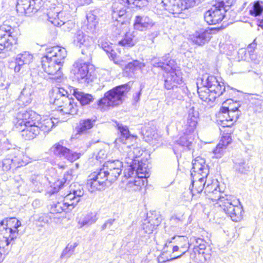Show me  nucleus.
<instances>
[{
	"mask_svg": "<svg viewBox=\"0 0 263 263\" xmlns=\"http://www.w3.org/2000/svg\"><path fill=\"white\" fill-rule=\"evenodd\" d=\"M66 0H52L47 13L48 20L56 26H60L64 31H70L74 24L69 20L70 14L66 11L68 5Z\"/></svg>",
	"mask_w": 263,
	"mask_h": 263,
	"instance_id": "f257e3e1",
	"label": "nucleus"
},
{
	"mask_svg": "<svg viewBox=\"0 0 263 263\" xmlns=\"http://www.w3.org/2000/svg\"><path fill=\"white\" fill-rule=\"evenodd\" d=\"M40 116L33 110L20 111L16 117L15 127L21 130L22 137L26 140L34 139L40 134L36 120Z\"/></svg>",
	"mask_w": 263,
	"mask_h": 263,
	"instance_id": "f03ea898",
	"label": "nucleus"
},
{
	"mask_svg": "<svg viewBox=\"0 0 263 263\" xmlns=\"http://www.w3.org/2000/svg\"><path fill=\"white\" fill-rule=\"evenodd\" d=\"M201 86L198 87V93L200 99L212 105L216 98L225 91L223 83L221 84L213 76H204L201 79Z\"/></svg>",
	"mask_w": 263,
	"mask_h": 263,
	"instance_id": "7ed1b4c3",
	"label": "nucleus"
},
{
	"mask_svg": "<svg viewBox=\"0 0 263 263\" xmlns=\"http://www.w3.org/2000/svg\"><path fill=\"white\" fill-rule=\"evenodd\" d=\"M210 198L213 201H216L215 205L220 207L233 221H239L242 218V207L236 205L239 201L235 197L228 195L223 196L218 193L217 198H214L212 195Z\"/></svg>",
	"mask_w": 263,
	"mask_h": 263,
	"instance_id": "20e7f679",
	"label": "nucleus"
},
{
	"mask_svg": "<svg viewBox=\"0 0 263 263\" xmlns=\"http://www.w3.org/2000/svg\"><path fill=\"white\" fill-rule=\"evenodd\" d=\"M127 150L126 151L127 156L125 158V161L129 164L130 168L128 169V173H125V176L130 177L134 174L136 170V175L138 178H148L149 176V173L147 171V164L144 163L143 161H139L136 160L140 155V151L138 147H133L126 146Z\"/></svg>",
	"mask_w": 263,
	"mask_h": 263,
	"instance_id": "39448f33",
	"label": "nucleus"
},
{
	"mask_svg": "<svg viewBox=\"0 0 263 263\" xmlns=\"http://www.w3.org/2000/svg\"><path fill=\"white\" fill-rule=\"evenodd\" d=\"M129 90V87L127 84L118 86L110 89L104 94L103 98L98 101V108L106 110L110 107L120 105L123 102L124 95Z\"/></svg>",
	"mask_w": 263,
	"mask_h": 263,
	"instance_id": "423d86ee",
	"label": "nucleus"
},
{
	"mask_svg": "<svg viewBox=\"0 0 263 263\" xmlns=\"http://www.w3.org/2000/svg\"><path fill=\"white\" fill-rule=\"evenodd\" d=\"M173 61L170 60L166 63V67L164 68V70L166 72L165 76V88L167 89H177V91L180 92L181 89L178 88L177 85L182 83V72L179 69H176L173 67Z\"/></svg>",
	"mask_w": 263,
	"mask_h": 263,
	"instance_id": "0eeeda50",
	"label": "nucleus"
},
{
	"mask_svg": "<svg viewBox=\"0 0 263 263\" xmlns=\"http://www.w3.org/2000/svg\"><path fill=\"white\" fill-rule=\"evenodd\" d=\"M227 0H218L216 4L206 11L204 15V20L209 25H216L221 22L226 12Z\"/></svg>",
	"mask_w": 263,
	"mask_h": 263,
	"instance_id": "6e6552de",
	"label": "nucleus"
},
{
	"mask_svg": "<svg viewBox=\"0 0 263 263\" xmlns=\"http://www.w3.org/2000/svg\"><path fill=\"white\" fill-rule=\"evenodd\" d=\"M237 107H232L223 106L218 114V124L222 127H230L238 118Z\"/></svg>",
	"mask_w": 263,
	"mask_h": 263,
	"instance_id": "1a4fd4ad",
	"label": "nucleus"
},
{
	"mask_svg": "<svg viewBox=\"0 0 263 263\" xmlns=\"http://www.w3.org/2000/svg\"><path fill=\"white\" fill-rule=\"evenodd\" d=\"M14 29L9 25L3 24L0 26V53L3 51L11 50L17 43L16 39L13 36Z\"/></svg>",
	"mask_w": 263,
	"mask_h": 263,
	"instance_id": "9d476101",
	"label": "nucleus"
},
{
	"mask_svg": "<svg viewBox=\"0 0 263 263\" xmlns=\"http://www.w3.org/2000/svg\"><path fill=\"white\" fill-rule=\"evenodd\" d=\"M24 156L23 152L18 148L13 147L8 153V157L2 162V168L4 171H8L11 168H17L26 164L24 161Z\"/></svg>",
	"mask_w": 263,
	"mask_h": 263,
	"instance_id": "9b49d317",
	"label": "nucleus"
},
{
	"mask_svg": "<svg viewBox=\"0 0 263 263\" xmlns=\"http://www.w3.org/2000/svg\"><path fill=\"white\" fill-rule=\"evenodd\" d=\"M88 66L89 65L85 62L77 61L73 65L71 73L74 76V78L81 83H89L93 81L94 77L89 72Z\"/></svg>",
	"mask_w": 263,
	"mask_h": 263,
	"instance_id": "f8f14e48",
	"label": "nucleus"
},
{
	"mask_svg": "<svg viewBox=\"0 0 263 263\" xmlns=\"http://www.w3.org/2000/svg\"><path fill=\"white\" fill-rule=\"evenodd\" d=\"M192 168L191 172L192 181H203L206 178L209 173L208 165L205 163V159L198 156L192 161Z\"/></svg>",
	"mask_w": 263,
	"mask_h": 263,
	"instance_id": "ddd939ff",
	"label": "nucleus"
},
{
	"mask_svg": "<svg viewBox=\"0 0 263 263\" xmlns=\"http://www.w3.org/2000/svg\"><path fill=\"white\" fill-rule=\"evenodd\" d=\"M52 103L60 111L64 114L76 115L78 112V107L74 99L68 97L54 98Z\"/></svg>",
	"mask_w": 263,
	"mask_h": 263,
	"instance_id": "4468645a",
	"label": "nucleus"
},
{
	"mask_svg": "<svg viewBox=\"0 0 263 263\" xmlns=\"http://www.w3.org/2000/svg\"><path fill=\"white\" fill-rule=\"evenodd\" d=\"M41 63L44 71L49 75L53 76V79H58L62 76L61 69L63 65L58 63L54 59L45 55L42 58Z\"/></svg>",
	"mask_w": 263,
	"mask_h": 263,
	"instance_id": "2eb2a0df",
	"label": "nucleus"
},
{
	"mask_svg": "<svg viewBox=\"0 0 263 263\" xmlns=\"http://www.w3.org/2000/svg\"><path fill=\"white\" fill-rule=\"evenodd\" d=\"M51 151L54 155L63 157L70 162L77 160L81 156V153L73 152L60 143H57L53 145L51 148Z\"/></svg>",
	"mask_w": 263,
	"mask_h": 263,
	"instance_id": "dca6fc26",
	"label": "nucleus"
},
{
	"mask_svg": "<svg viewBox=\"0 0 263 263\" xmlns=\"http://www.w3.org/2000/svg\"><path fill=\"white\" fill-rule=\"evenodd\" d=\"M33 60V55L28 51H25L17 55L16 58L15 72L23 73L29 69V64Z\"/></svg>",
	"mask_w": 263,
	"mask_h": 263,
	"instance_id": "f3484780",
	"label": "nucleus"
},
{
	"mask_svg": "<svg viewBox=\"0 0 263 263\" xmlns=\"http://www.w3.org/2000/svg\"><path fill=\"white\" fill-rule=\"evenodd\" d=\"M14 221V227L13 229L11 228H8L4 230V220L0 222V236H3L5 239H8L9 241L13 243V241L18 236V228L21 226V222L17 219H13Z\"/></svg>",
	"mask_w": 263,
	"mask_h": 263,
	"instance_id": "a211bd4d",
	"label": "nucleus"
},
{
	"mask_svg": "<svg viewBox=\"0 0 263 263\" xmlns=\"http://www.w3.org/2000/svg\"><path fill=\"white\" fill-rule=\"evenodd\" d=\"M46 56L54 59L58 63L63 65L64 60L67 55V51L64 48L58 46L49 47L46 48Z\"/></svg>",
	"mask_w": 263,
	"mask_h": 263,
	"instance_id": "6ab92c4d",
	"label": "nucleus"
},
{
	"mask_svg": "<svg viewBox=\"0 0 263 263\" xmlns=\"http://www.w3.org/2000/svg\"><path fill=\"white\" fill-rule=\"evenodd\" d=\"M16 9L20 14L28 16H32L37 11L30 0H17Z\"/></svg>",
	"mask_w": 263,
	"mask_h": 263,
	"instance_id": "aec40b11",
	"label": "nucleus"
},
{
	"mask_svg": "<svg viewBox=\"0 0 263 263\" xmlns=\"http://www.w3.org/2000/svg\"><path fill=\"white\" fill-rule=\"evenodd\" d=\"M199 112L195 110L194 107L188 110L187 120L183 128L188 130V132H194L199 119Z\"/></svg>",
	"mask_w": 263,
	"mask_h": 263,
	"instance_id": "412c9836",
	"label": "nucleus"
},
{
	"mask_svg": "<svg viewBox=\"0 0 263 263\" xmlns=\"http://www.w3.org/2000/svg\"><path fill=\"white\" fill-rule=\"evenodd\" d=\"M155 25L153 20L147 16H136L134 27L140 31H144L151 28Z\"/></svg>",
	"mask_w": 263,
	"mask_h": 263,
	"instance_id": "4be33fe9",
	"label": "nucleus"
},
{
	"mask_svg": "<svg viewBox=\"0 0 263 263\" xmlns=\"http://www.w3.org/2000/svg\"><path fill=\"white\" fill-rule=\"evenodd\" d=\"M162 3L165 6V9L171 13L179 14L183 10L182 3L180 0H162Z\"/></svg>",
	"mask_w": 263,
	"mask_h": 263,
	"instance_id": "5701e85b",
	"label": "nucleus"
},
{
	"mask_svg": "<svg viewBox=\"0 0 263 263\" xmlns=\"http://www.w3.org/2000/svg\"><path fill=\"white\" fill-rule=\"evenodd\" d=\"M73 43L80 47H81L82 46L88 47L92 44V41L91 37L85 34L83 31L79 30L74 35Z\"/></svg>",
	"mask_w": 263,
	"mask_h": 263,
	"instance_id": "b1692460",
	"label": "nucleus"
},
{
	"mask_svg": "<svg viewBox=\"0 0 263 263\" xmlns=\"http://www.w3.org/2000/svg\"><path fill=\"white\" fill-rule=\"evenodd\" d=\"M183 135L181 136L177 140V143L180 145L186 147L189 149H191L194 140L195 135L194 132L190 133L188 130L184 128L182 130Z\"/></svg>",
	"mask_w": 263,
	"mask_h": 263,
	"instance_id": "393cba45",
	"label": "nucleus"
},
{
	"mask_svg": "<svg viewBox=\"0 0 263 263\" xmlns=\"http://www.w3.org/2000/svg\"><path fill=\"white\" fill-rule=\"evenodd\" d=\"M95 122L96 119L93 118L81 119L76 128V131L80 135L86 134L94 126Z\"/></svg>",
	"mask_w": 263,
	"mask_h": 263,
	"instance_id": "a878e982",
	"label": "nucleus"
},
{
	"mask_svg": "<svg viewBox=\"0 0 263 263\" xmlns=\"http://www.w3.org/2000/svg\"><path fill=\"white\" fill-rule=\"evenodd\" d=\"M210 38L211 33L208 30L196 32L191 35V40L192 42L200 46L204 45L210 40Z\"/></svg>",
	"mask_w": 263,
	"mask_h": 263,
	"instance_id": "bb28decb",
	"label": "nucleus"
},
{
	"mask_svg": "<svg viewBox=\"0 0 263 263\" xmlns=\"http://www.w3.org/2000/svg\"><path fill=\"white\" fill-rule=\"evenodd\" d=\"M99 45H101L102 48L108 54L109 58L116 64L122 65L123 60L118 59L116 57V52L114 51L112 47V44L106 41L100 40Z\"/></svg>",
	"mask_w": 263,
	"mask_h": 263,
	"instance_id": "cd10ccee",
	"label": "nucleus"
},
{
	"mask_svg": "<svg viewBox=\"0 0 263 263\" xmlns=\"http://www.w3.org/2000/svg\"><path fill=\"white\" fill-rule=\"evenodd\" d=\"M32 93L33 89L30 86H25L18 98L19 104L25 106L30 104L32 100Z\"/></svg>",
	"mask_w": 263,
	"mask_h": 263,
	"instance_id": "c85d7f7f",
	"label": "nucleus"
},
{
	"mask_svg": "<svg viewBox=\"0 0 263 263\" xmlns=\"http://www.w3.org/2000/svg\"><path fill=\"white\" fill-rule=\"evenodd\" d=\"M126 10L122 4L115 3L112 6V18L118 22H120L121 18L125 14Z\"/></svg>",
	"mask_w": 263,
	"mask_h": 263,
	"instance_id": "c756f323",
	"label": "nucleus"
},
{
	"mask_svg": "<svg viewBox=\"0 0 263 263\" xmlns=\"http://www.w3.org/2000/svg\"><path fill=\"white\" fill-rule=\"evenodd\" d=\"M39 119L36 120L35 123L39 128V132H43L44 133L49 132L54 125L52 119L47 118L39 121Z\"/></svg>",
	"mask_w": 263,
	"mask_h": 263,
	"instance_id": "7c9ffc66",
	"label": "nucleus"
},
{
	"mask_svg": "<svg viewBox=\"0 0 263 263\" xmlns=\"http://www.w3.org/2000/svg\"><path fill=\"white\" fill-rule=\"evenodd\" d=\"M73 95L83 106L88 105L93 101L91 95L80 91L78 89H73Z\"/></svg>",
	"mask_w": 263,
	"mask_h": 263,
	"instance_id": "2f4dec72",
	"label": "nucleus"
},
{
	"mask_svg": "<svg viewBox=\"0 0 263 263\" xmlns=\"http://www.w3.org/2000/svg\"><path fill=\"white\" fill-rule=\"evenodd\" d=\"M97 213L96 212H89L83 218H81L78 221V224L80 228H82L85 226H89L95 223L98 220Z\"/></svg>",
	"mask_w": 263,
	"mask_h": 263,
	"instance_id": "473e14b6",
	"label": "nucleus"
},
{
	"mask_svg": "<svg viewBox=\"0 0 263 263\" xmlns=\"http://www.w3.org/2000/svg\"><path fill=\"white\" fill-rule=\"evenodd\" d=\"M218 183L219 182H212L211 183L208 184L206 186H205L204 192L207 194L210 199V195H212L214 198H217L218 193H220L221 192Z\"/></svg>",
	"mask_w": 263,
	"mask_h": 263,
	"instance_id": "72a5a7b5",
	"label": "nucleus"
},
{
	"mask_svg": "<svg viewBox=\"0 0 263 263\" xmlns=\"http://www.w3.org/2000/svg\"><path fill=\"white\" fill-rule=\"evenodd\" d=\"M108 175H109V172L103 167L98 172L92 173L89 176L90 178L88 181H97L103 179H105V181H109Z\"/></svg>",
	"mask_w": 263,
	"mask_h": 263,
	"instance_id": "f704fd0d",
	"label": "nucleus"
},
{
	"mask_svg": "<svg viewBox=\"0 0 263 263\" xmlns=\"http://www.w3.org/2000/svg\"><path fill=\"white\" fill-rule=\"evenodd\" d=\"M122 166V162L119 160L108 161L106 162L103 167L109 171H115L116 174L121 173V167Z\"/></svg>",
	"mask_w": 263,
	"mask_h": 263,
	"instance_id": "c9c22d12",
	"label": "nucleus"
},
{
	"mask_svg": "<svg viewBox=\"0 0 263 263\" xmlns=\"http://www.w3.org/2000/svg\"><path fill=\"white\" fill-rule=\"evenodd\" d=\"M63 201L69 207V210H72L80 201V199L73 192L65 196Z\"/></svg>",
	"mask_w": 263,
	"mask_h": 263,
	"instance_id": "e433bc0d",
	"label": "nucleus"
},
{
	"mask_svg": "<svg viewBox=\"0 0 263 263\" xmlns=\"http://www.w3.org/2000/svg\"><path fill=\"white\" fill-rule=\"evenodd\" d=\"M70 211L69 207L65 204L64 201L58 202L57 203L51 205L50 209V214H55L61 213L63 212H68Z\"/></svg>",
	"mask_w": 263,
	"mask_h": 263,
	"instance_id": "4c0bfd02",
	"label": "nucleus"
},
{
	"mask_svg": "<svg viewBox=\"0 0 263 263\" xmlns=\"http://www.w3.org/2000/svg\"><path fill=\"white\" fill-rule=\"evenodd\" d=\"M66 182H49V186L47 189V193L51 195L58 193L64 186Z\"/></svg>",
	"mask_w": 263,
	"mask_h": 263,
	"instance_id": "58836bf2",
	"label": "nucleus"
},
{
	"mask_svg": "<svg viewBox=\"0 0 263 263\" xmlns=\"http://www.w3.org/2000/svg\"><path fill=\"white\" fill-rule=\"evenodd\" d=\"M106 186L105 182H87L86 184L87 189L91 193L104 190Z\"/></svg>",
	"mask_w": 263,
	"mask_h": 263,
	"instance_id": "ea45409f",
	"label": "nucleus"
},
{
	"mask_svg": "<svg viewBox=\"0 0 263 263\" xmlns=\"http://www.w3.org/2000/svg\"><path fill=\"white\" fill-rule=\"evenodd\" d=\"M135 43L134 35L130 32H127L124 38L119 42V45L126 47H132L135 45Z\"/></svg>",
	"mask_w": 263,
	"mask_h": 263,
	"instance_id": "a19ab883",
	"label": "nucleus"
},
{
	"mask_svg": "<svg viewBox=\"0 0 263 263\" xmlns=\"http://www.w3.org/2000/svg\"><path fill=\"white\" fill-rule=\"evenodd\" d=\"M117 126L121 133V137L118 140L123 143H125V141L128 140L130 137L129 130L126 126H123L122 124L118 123Z\"/></svg>",
	"mask_w": 263,
	"mask_h": 263,
	"instance_id": "79ce46f5",
	"label": "nucleus"
},
{
	"mask_svg": "<svg viewBox=\"0 0 263 263\" xmlns=\"http://www.w3.org/2000/svg\"><path fill=\"white\" fill-rule=\"evenodd\" d=\"M262 2L257 1L254 3L252 9L250 10V14L252 16H259L263 11Z\"/></svg>",
	"mask_w": 263,
	"mask_h": 263,
	"instance_id": "37998d69",
	"label": "nucleus"
},
{
	"mask_svg": "<svg viewBox=\"0 0 263 263\" xmlns=\"http://www.w3.org/2000/svg\"><path fill=\"white\" fill-rule=\"evenodd\" d=\"M8 239H5L3 236H0V258L3 254L7 253L9 249V245H12Z\"/></svg>",
	"mask_w": 263,
	"mask_h": 263,
	"instance_id": "c03bdc74",
	"label": "nucleus"
},
{
	"mask_svg": "<svg viewBox=\"0 0 263 263\" xmlns=\"http://www.w3.org/2000/svg\"><path fill=\"white\" fill-rule=\"evenodd\" d=\"M144 63L140 62L139 61L135 60L132 62L129 63L125 67L126 70H129L130 72H134L135 71L141 69L145 67Z\"/></svg>",
	"mask_w": 263,
	"mask_h": 263,
	"instance_id": "a18cd8bd",
	"label": "nucleus"
},
{
	"mask_svg": "<svg viewBox=\"0 0 263 263\" xmlns=\"http://www.w3.org/2000/svg\"><path fill=\"white\" fill-rule=\"evenodd\" d=\"M206 182H192L191 192L193 194L201 193L204 189Z\"/></svg>",
	"mask_w": 263,
	"mask_h": 263,
	"instance_id": "49530a36",
	"label": "nucleus"
},
{
	"mask_svg": "<svg viewBox=\"0 0 263 263\" xmlns=\"http://www.w3.org/2000/svg\"><path fill=\"white\" fill-rule=\"evenodd\" d=\"M236 170L240 174H246L249 171L250 167L246 164L244 160H242L239 162L235 163V165Z\"/></svg>",
	"mask_w": 263,
	"mask_h": 263,
	"instance_id": "de8ad7c7",
	"label": "nucleus"
},
{
	"mask_svg": "<svg viewBox=\"0 0 263 263\" xmlns=\"http://www.w3.org/2000/svg\"><path fill=\"white\" fill-rule=\"evenodd\" d=\"M86 18L88 22V25L90 28H93L96 27L97 23V16L92 12H89L86 15Z\"/></svg>",
	"mask_w": 263,
	"mask_h": 263,
	"instance_id": "09e8293b",
	"label": "nucleus"
},
{
	"mask_svg": "<svg viewBox=\"0 0 263 263\" xmlns=\"http://www.w3.org/2000/svg\"><path fill=\"white\" fill-rule=\"evenodd\" d=\"M226 148L221 145L218 144L216 148L213 150V154L216 158H221L224 154Z\"/></svg>",
	"mask_w": 263,
	"mask_h": 263,
	"instance_id": "8fccbe9b",
	"label": "nucleus"
},
{
	"mask_svg": "<svg viewBox=\"0 0 263 263\" xmlns=\"http://www.w3.org/2000/svg\"><path fill=\"white\" fill-rule=\"evenodd\" d=\"M150 63L155 67L161 68L164 70V68L166 67V63L164 62H161L158 58L156 57L153 58L151 59Z\"/></svg>",
	"mask_w": 263,
	"mask_h": 263,
	"instance_id": "3c124183",
	"label": "nucleus"
},
{
	"mask_svg": "<svg viewBox=\"0 0 263 263\" xmlns=\"http://www.w3.org/2000/svg\"><path fill=\"white\" fill-rule=\"evenodd\" d=\"M232 142V138L230 134L227 133L223 135L218 144H221L222 146L227 148V146Z\"/></svg>",
	"mask_w": 263,
	"mask_h": 263,
	"instance_id": "603ef678",
	"label": "nucleus"
},
{
	"mask_svg": "<svg viewBox=\"0 0 263 263\" xmlns=\"http://www.w3.org/2000/svg\"><path fill=\"white\" fill-rule=\"evenodd\" d=\"M52 214H42L40 215L36 220L44 224L48 223L51 222L52 219Z\"/></svg>",
	"mask_w": 263,
	"mask_h": 263,
	"instance_id": "864d4df0",
	"label": "nucleus"
},
{
	"mask_svg": "<svg viewBox=\"0 0 263 263\" xmlns=\"http://www.w3.org/2000/svg\"><path fill=\"white\" fill-rule=\"evenodd\" d=\"M161 218L156 216H155L154 217H148V223L153 226L152 229H154L156 226H159L161 223ZM151 231H153V229Z\"/></svg>",
	"mask_w": 263,
	"mask_h": 263,
	"instance_id": "5fc2aeb1",
	"label": "nucleus"
},
{
	"mask_svg": "<svg viewBox=\"0 0 263 263\" xmlns=\"http://www.w3.org/2000/svg\"><path fill=\"white\" fill-rule=\"evenodd\" d=\"M13 219H16L15 217L10 218L9 219L7 220L6 221V223H5V221H4V230L7 229L8 228H11V229H13L14 227V221Z\"/></svg>",
	"mask_w": 263,
	"mask_h": 263,
	"instance_id": "6e6d98bb",
	"label": "nucleus"
},
{
	"mask_svg": "<svg viewBox=\"0 0 263 263\" xmlns=\"http://www.w3.org/2000/svg\"><path fill=\"white\" fill-rule=\"evenodd\" d=\"M55 93V97L54 98H61L62 97H66V95L67 94V92L62 88H58L54 90Z\"/></svg>",
	"mask_w": 263,
	"mask_h": 263,
	"instance_id": "4d7b16f0",
	"label": "nucleus"
},
{
	"mask_svg": "<svg viewBox=\"0 0 263 263\" xmlns=\"http://www.w3.org/2000/svg\"><path fill=\"white\" fill-rule=\"evenodd\" d=\"M141 182H128L127 183V187H134V190L136 191L140 189V186Z\"/></svg>",
	"mask_w": 263,
	"mask_h": 263,
	"instance_id": "13d9d810",
	"label": "nucleus"
},
{
	"mask_svg": "<svg viewBox=\"0 0 263 263\" xmlns=\"http://www.w3.org/2000/svg\"><path fill=\"white\" fill-rule=\"evenodd\" d=\"M107 156L106 151L104 149H101L98 153L96 156V159L100 161L104 160Z\"/></svg>",
	"mask_w": 263,
	"mask_h": 263,
	"instance_id": "bf43d9fd",
	"label": "nucleus"
},
{
	"mask_svg": "<svg viewBox=\"0 0 263 263\" xmlns=\"http://www.w3.org/2000/svg\"><path fill=\"white\" fill-rule=\"evenodd\" d=\"M196 242L197 243H199V245L198 246V249H199L198 251L199 253L203 254V250L205 249V245L203 243H202L203 242V240L199 239L198 240H197Z\"/></svg>",
	"mask_w": 263,
	"mask_h": 263,
	"instance_id": "052dcab7",
	"label": "nucleus"
},
{
	"mask_svg": "<svg viewBox=\"0 0 263 263\" xmlns=\"http://www.w3.org/2000/svg\"><path fill=\"white\" fill-rule=\"evenodd\" d=\"M9 93L7 88H4L0 90V99L7 100L9 98Z\"/></svg>",
	"mask_w": 263,
	"mask_h": 263,
	"instance_id": "680f3d73",
	"label": "nucleus"
},
{
	"mask_svg": "<svg viewBox=\"0 0 263 263\" xmlns=\"http://www.w3.org/2000/svg\"><path fill=\"white\" fill-rule=\"evenodd\" d=\"M115 221V219H109L106 220L105 223L102 226V230H104L107 228H109L112 225Z\"/></svg>",
	"mask_w": 263,
	"mask_h": 263,
	"instance_id": "e2e57ef3",
	"label": "nucleus"
},
{
	"mask_svg": "<svg viewBox=\"0 0 263 263\" xmlns=\"http://www.w3.org/2000/svg\"><path fill=\"white\" fill-rule=\"evenodd\" d=\"M64 181H71L73 179V176L72 175V171L70 170L67 171L64 176Z\"/></svg>",
	"mask_w": 263,
	"mask_h": 263,
	"instance_id": "0e129e2a",
	"label": "nucleus"
},
{
	"mask_svg": "<svg viewBox=\"0 0 263 263\" xmlns=\"http://www.w3.org/2000/svg\"><path fill=\"white\" fill-rule=\"evenodd\" d=\"M109 175H108L109 181H112L117 179L118 177L120 175L121 173L116 174L115 171H109Z\"/></svg>",
	"mask_w": 263,
	"mask_h": 263,
	"instance_id": "69168bd1",
	"label": "nucleus"
},
{
	"mask_svg": "<svg viewBox=\"0 0 263 263\" xmlns=\"http://www.w3.org/2000/svg\"><path fill=\"white\" fill-rule=\"evenodd\" d=\"M134 5L136 7H142L147 4L146 0H142L134 3H131V5Z\"/></svg>",
	"mask_w": 263,
	"mask_h": 263,
	"instance_id": "338daca9",
	"label": "nucleus"
},
{
	"mask_svg": "<svg viewBox=\"0 0 263 263\" xmlns=\"http://www.w3.org/2000/svg\"><path fill=\"white\" fill-rule=\"evenodd\" d=\"M12 145L9 143V141L7 140L6 142H4L3 145V148L4 149L8 150L9 151V153L11 152V150L13 149V148H11Z\"/></svg>",
	"mask_w": 263,
	"mask_h": 263,
	"instance_id": "774afa93",
	"label": "nucleus"
}]
</instances>
